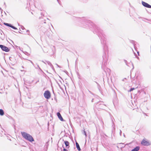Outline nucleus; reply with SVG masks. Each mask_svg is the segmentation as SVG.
I'll return each instance as SVG.
<instances>
[{
	"instance_id": "obj_1",
	"label": "nucleus",
	"mask_w": 151,
	"mask_h": 151,
	"mask_svg": "<svg viewBox=\"0 0 151 151\" xmlns=\"http://www.w3.org/2000/svg\"><path fill=\"white\" fill-rule=\"evenodd\" d=\"M82 22L84 24V27L86 28L89 27L91 28H93L94 29V32L97 34L98 35L101 40V44L103 45L104 50H106L107 48V46L106 45V41L105 37V35L103 33V31L100 28L93 23L90 20L85 19L83 18L81 19Z\"/></svg>"
},
{
	"instance_id": "obj_2",
	"label": "nucleus",
	"mask_w": 151,
	"mask_h": 151,
	"mask_svg": "<svg viewBox=\"0 0 151 151\" xmlns=\"http://www.w3.org/2000/svg\"><path fill=\"white\" fill-rule=\"evenodd\" d=\"M21 133L22 136L26 140L31 142L34 141L33 138L30 134L24 132H21Z\"/></svg>"
},
{
	"instance_id": "obj_3",
	"label": "nucleus",
	"mask_w": 151,
	"mask_h": 151,
	"mask_svg": "<svg viewBox=\"0 0 151 151\" xmlns=\"http://www.w3.org/2000/svg\"><path fill=\"white\" fill-rule=\"evenodd\" d=\"M95 106L98 109H103L105 108L106 106L103 104V102L100 101L95 104Z\"/></svg>"
},
{
	"instance_id": "obj_4",
	"label": "nucleus",
	"mask_w": 151,
	"mask_h": 151,
	"mask_svg": "<svg viewBox=\"0 0 151 151\" xmlns=\"http://www.w3.org/2000/svg\"><path fill=\"white\" fill-rule=\"evenodd\" d=\"M141 144L145 146H148L150 145L151 142L149 140L144 139L141 141Z\"/></svg>"
},
{
	"instance_id": "obj_5",
	"label": "nucleus",
	"mask_w": 151,
	"mask_h": 151,
	"mask_svg": "<svg viewBox=\"0 0 151 151\" xmlns=\"http://www.w3.org/2000/svg\"><path fill=\"white\" fill-rule=\"evenodd\" d=\"M44 96L47 99H49L51 97V93L50 91L48 90L45 91L44 93Z\"/></svg>"
},
{
	"instance_id": "obj_6",
	"label": "nucleus",
	"mask_w": 151,
	"mask_h": 151,
	"mask_svg": "<svg viewBox=\"0 0 151 151\" xmlns=\"http://www.w3.org/2000/svg\"><path fill=\"white\" fill-rule=\"evenodd\" d=\"M40 30H41L43 32L47 35H48V32L50 31V29H47V28H45L44 27L42 26L40 28Z\"/></svg>"
},
{
	"instance_id": "obj_7",
	"label": "nucleus",
	"mask_w": 151,
	"mask_h": 151,
	"mask_svg": "<svg viewBox=\"0 0 151 151\" xmlns=\"http://www.w3.org/2000/svg\"><path fill=\"white\" fill-rule=\"evenodd\" d=\"M0 47L3 51L6 52H9L10 51L9 48L4 45H0Z\"/></svg>"
},
{
	"instance_id": "obj_8",
	"label": "nucleus",
	"mask_w": 151,
	"mask_h": 151,
	"mask_svg": "<svg viewBox=\"0 0 151 151\" xmlns=\"http://www.w3.org/2000/svg\"><path fill=\"white\" fill-rule=\"evenodd\" d=\"M37 109L36 112L43 113L44 112V109L43 106H40L37 107Z\"/></svg>"
},
{
	"instance_id": "obj_9",
	"label": "nucleus",
	"mask_w": 151,
	"mask_h": 151,
	"mask_svg": "<svg viewBox=\"0 0 151 151\" xmlns=\"http://www.w3.org/2000/svg\"><path fill=\"white\" fill-rule=\"evenodd\" d=\"M142 5L144 6L147 8H151V5H150L148 3L143 1H142Z\"/></svg>"
},
{
	"instance_id": "obj_10",
	"label": "nucleus",
	"mask_w": 151,
	"mask_h": 151,
	"mask_svg": "<svg viewBox=\"0 0 151 151\" xmlns=\"http://www.w3.org/2000/svg\"><path fill=\"white\" fill-rule=\"evenodd\" d=\"M57 116L58 117V119L61 121L62 122H65V120H64L63 118L62 117L61 115L58 112H57Z\"/></svg>"
},
{
	"instance_id": "obj_11",
	"label": "nucleus",
	"mask_w": 151,
	"mask_h": 151,
	"mask_svg": "<svg viewBox=\"0 0 151 151\" xmlns=\"http://www.w3.org/2000/svg\"><path fill=\"white\" fill-rule=\"evenodd\" d=\"M64 143L65 145V146L67 148H68L69 147V142L67 141H65Z\"/></svg>"
},
{
	"instance_id": "obj_12",
	"label": "nucleus",
	"mask_w": 151,
	"mask_h": 151,
	"mask_svg": "<svg viewBox=\"0 0 151 151\" xmlns=\"http://www.w3.org/2000/svg\"><path fill=\"white\" fill-rule=\"evenodd\" d=\"M46 64L47 63L48 65H49L51 68H52L53 70L54 69V68L53 67V65H52L51 64V63L49 61L45 60Z\"/></svg>"
},
{
	"instance_id": "obj_13",
	"label": "nucleus",
	"mask_w": 151,
	"mask_h": 151,
	"mask_svg": "<svg viewBox=\"0 0 151 151\" xmlns=\"http://www.w3.org/2000/svg\"><path fill=\"white\" fill-rule=\"evenodd\" d=\"M76 147L77 149V150L79 151H81V150L80 147V146H79V145L78 143L76 141Z\"/></svg>"
},
{
	"instance_id": "obj_14",
	"label": "nucleus",
	"mask_w": 151,
	"mask_h": 151,
	"mask_svg": "<svg viewBox=\"0 0 151 151\" xmlns=\"http://www.w3.org/2000/svg\"><path fill=\"white\" fill-rule=\"evenodd\" d=\"M140 149V147L137 146H136L135 148L132 149L131 151H138Z\"/></svg>"
},
{
	"instance_id": "obj_15",
	"label": "nucleus",
	"mask_w": 151,
	"mask_h": 151,
	"mask_svg": "<svg viewBox=\"0 0 151 151\" xmlns=\"http://www.w3.org/2000/svg\"><path fill=\"white\" fill-rule=\"evenodd\" d=\"M4 112L3 110L2 109H0V115L1 116H3L4 114Z\"/></svg>"
},
{
	"instance_id": "obj_16",
	"label": "nucleus",
	"mask_w": 151,
	"mask_h": 151,
	"mask_svg": "<svg viewBox=\"0 0 151 151\" xmlns=\"http://www.w3.org/2000/svg\"><path fill=\"white\" fill-rule=\"evenodd\" d=\"M4 25H5L6 26L8 27H10L11 25V24H9V23H5V22L4 23Z\"/></svg>"
},
{
	"instance_id": "obj_17",
	"label": "nucleus",
	"mask_w": 151,
	"mask_h": 151,
	"mask_svg": "<svg viewBox=\"0 0 151 151\" xmlns=\"http://www.w3.org/2000/svg\"><path fill=\"white\" fill-rule=\"evenodd\" d=\"M83 134L85 135L86 137H87V135L86 134V132L85 131V129L84 130L83 132Z\"/></svg>"
},
{
	"instance_id": "obj_18",
	"label": "nucleus",
	"mask_w": 151,
	"mask_h": 151,
	"mask_svg": "<svg viewBox=\"0 0 151 151\" xmlns=\"http://www.w3.org/2000/svg\"><path fill=\"white\" fill-rule=\"evenodd\" d=\"M10 27H11V28H13V29H17V28L14 26H13L12 25V24L11 25V26H10Z\"/></svg>"
},
{
	"instance_id": "obj_19",
	"label": "nucleus",
	"mask_w": 151,
	"mask_h": 151,
	"mask_svg": "<svg viewBox=\"0 0 151 151\" xmlns=\"http://www.w3.org/2000/svg\"><path fill=\"white\" fill-rule=\"evenodd\" d=\"M48 142H47L45 145V147L47 149V147H48Z\"/></svg>"
},
{
	"instance_id": "obj_20",
	"label": "nucleus",
	"mask_w": 151,
	"mask_h": 151,
	"mask_svg": "<svg viewBox=\"0 0 151 151\" xmlns=\"http://www.w3.org/2000/svg\"><path fill=\"white\" fill-rule=\"evenodd\" d=\"M134 89H135V88H131L130 89V90L129 91L131 92Z\"/></svg>"
},
{
	"instance_id": "obj_21",
	"label": "nucleus",
	"mask_w": 151,
	"mask_h": 151,
	"mask_svg": "<svg viewBox=\"0 0 151 151\" xmlns=\"http://www.w3.org/2000/svg\"><path fill=\"white\" fill-rule=\"evenodd\" d=\"M21 29H22V30H23L24 29H25V28L23 26H22V25H21Z\"/></svg>"
},
{
	"instance_id": "obj_22",
	"label": "nucleus",
	"mask_w": 151,
	"mask_h": 151,
	"mask_svg": "<svg viewBox=\"0 0 151 151\" xmlns=\"http://www.w3.org/2000/svg\"><path fill=\"white\" fill-rule=\"evenodd\" d=\"M124 62L125 63L126 65H128L127 64V61L126 60H124Z\"/></svg>"
},
{
	"instance_id": "obj_23",
	"label": "nucleus",
	"mask_w": 151,
	"mask_h": 151,
	"mask_svg": "<svg viewBox=\"0 0 151 151\" xmlns=\"http://www.w3.org/2000/svg\"><path fill=\"white\" fill-rule=\"evenodd\" d=\"M68 150L65 148H63V151H68Z\"/></svg>"
},
{
	"instance_id": "obj_24",
	"label": "nucleus",
	"mask_w": 151,
	"mask_h": 151,
	"mask_svg": "<svg viewBox=\"0 0 151 151\" xmlns=\"http://www.w3.org/2000/svg\"><path fill=\"white\" fill-rule=\"evenodd\" d=\"M29 60V61H30V62H31V63L33 65H34V64L32 62L31 60Z\"/></svg>"
},
{
	"instance_id": "obj_25",
	"label": "nucleus",
	"mask_w": 151,
	"mask_h": 151,
	"mask_svg": "<svg viewBox=\"0 0 151 151\" xmlns=\"http://www.w3.org/2000/svg\"><path fill=\"white\" fill-rule=\"evenodd\" d=\"M77 59L76 61V62H75V64H76H76H77Z\"/></svg>"
},
{
	"instance_id": "obj_26",
	"label": "nucleus",
	"mask_w": 151,
	"mask_h": 151,
	"mask_svg": "<svg viewBox=\"0 0 151 151\" xmlns=\"http://www.w3.org/2000/svg\"><path fill=\"white\" fill-rule=\"evenodd\" d=\"M122 133V132L121 130H120V134L121 135Z\"/></svg>"
},
{
	"instance_id": "obj_27",
	"label": "nucleus",
	"mask_w": 151,
	"mask_h": 151,
	"mask_svg": "<svg viewBox=\"0 0 151 151\" xmlns=\"http://www.w3.org/2000/svg\"><path fill=\"white\" fill-rule=\"evenodd\" d=\"M42 62H43V63H45V64H46V62L45 61H42Z\"/></svg>"
},
{
	"instance_id": "obj_28",
	"label": "nucleus",
	"mask_w": 151,
	"mask_h": 151,
	"mask_svg": "<svg viewBox=\"0 0 151 151\" xmlns=\"http://www.w3.org/2000/svg\"><path fill=\"white\" fill-rule=\"evenodd\" d=\"M132 66H133V68H132V69L133 70L134 69V67L133 64L132 63Z\"/></svg>"
},
{
	"instance_id": "obj_29",
	"label": "nucleus",
	"mask_w": 151,
	"mask_h": 151,
	"mask_svg": "<svg viewBox=\"0 0 151 151\" xmlns=\"http://www.w3.org/2000/svg\"><path fill=\"white\" fill-rule=\"evenodd\" d=\"M137 53L138 55H139V51H137Z\"/></svg>"
},
{
	"instance_id": "obj_30",
	"label": "nucleus",
	"mask_w": 151,
	"mask_h": 151,
	"mask_svg": "<svg viewBox=\"0 0 151 151\" xmlns=\"http://www.w3.org/2000/svg\"><path fill=\"white\" fill-rule=\"evenodd\" d=\"M57 2H58V3L60 4V2H59V1H58V0H57Z\"/></svg>"
},
{
	"instance_id": "obj_31",
	"label": "nucleus",
	"mask_w": 151,
	"mask_h": 151,
	"mask_svg": "<svg viewBox=\"0 0 151 151\" xmlns=\"http://www.w3.org/2000/svg\"><path fill=\"white\" fill-rule=\"evenodd\" d=\"M27 32H29V30H27L26 31Z\"/></svg>"
},
{
	"instance_id": "obj_32",
	"label": "nucleus",
	"mask_w": 151,
	"mask_h": 151,
	"mask_svg": "<svg viewBox=\"0 0 151 151\" xmlns=\"http://www.w3.org/2000/svg\"><path fill=\"white\" fill-rule=\"evenodd\" d=\"M37 67L40 69V68L38 65H37Z\"/></svg>"
},
{
	"instance_id": "obj_33",
	"label": "nucleus",
	"mask_w": 151,
	"mask_h": 151,
	"mask_svg": "<svg viewBox=\"0 0 151 151\" xmlns=\"http://www.w3.org/2000/svg\"><path fill=\"white\" fill-rule=\"evenodd\" d=\"M55 100L56 101H57V99H56V98L55 97Z\"/></svg>"
},
{
	"instance_id": "obj_34",
	"label": "nucleus",
	"mask_w": 151,
	"mask_h": 151,
	"mask_svg": "<svg viewBox=\"0 0 151 151\" xmlns=\"http://www.w3.org/2000/svg\"><path fill=\"white\" fill-rule=\"evenodd\" d=\"M112 123H113V124H114V123L113 121V120H112Z\"/></svg>"
},
{
	"instance_id": "obj_35",
	"label": "nucleus",
	"mask_w": 151,
	"mask_h": 151,
	"mask_svg": "<svg viewBox=\"0 0 151 151\" xmlns=\"http://www.w3.org/2000/svg\"><path fill=\"white\" fill-rule=\"evenodd\" d=\"M124 147V146H123V145H122V148Z\"/></svg>"
},
{
	"instance_id": "obj_36",
	"label": "nucleus",
	"mask_w": 151,
	"mask_h": 151,
	"mask_svg": "<svg viewBox=\"0 0 151 151\" xmlns=\"http://www.w3.org/2000/svg\"><path fill=\"white\" fill-rule=\"evenodd\" d=\"M124 147V146H123V145H122V148Z\"/></svg>"
},
{
	"instance_id": "obj_37",
	"label": "nucleus",
	"mask_w": 151,
	"mask_h": 151,
	"mask_svg": "<svg viewBox=\"0 0 151 151\" xmlns=\"http://www.w3.org/2000/svg\"><path fill=\"white\" fill-rule=\"evenodd\" d=\"M93 99H92V102H93Z\"/></svg>"
},
{
	"instance_id": "obj_38",
	"label": "nucleus",
	"mask_w": 151,
	"mask_h": 151,
	"mask_svg": "<svg viewBox=\"0 0 151 151\" xmlns=\"http://www.w3.org/2000/svg\"><path fill=\"white\" fill-rule=\"evenodd\" d=\"M18 24L19 26H20V24L19 23H18Z\"/></svg>"
},
{
	"instance_id": "obj_39",
	"label": "nucleus",
	"mask_w": 151,
	"mask_h": 151,
	"mask_svg": "<svg viewBox=\"0 0 151 151\" xmlns=\"http://www.w3.org/2000/svg\"><path fill=\"white\" fill-rule=\"evenodd\" d=\"M57 66H58V67H59V65H58V64H57Z\"/></svg>"
},
{
	"instance_id": "obj_40",
	"label": "nucleus",
	"mask_w": 151,
	"mask_h": 151,
	"mask_svg": "<svg viewBox=\"0 0 151 151\" xmlns=\"http://www.w3.org/2000/svg\"><path fill=\"white\" fill-rule=\"evenodd\" d=\"M19 33H21L20 32H19Z\"/></svg>"
},
{
	"instance_id": "obj_41",
	"label": "nucleus",
	"mask_w": 151,
	"mask_h": 151,
	"mask_svg": "<svg viewBox=\"0 0 151 151\" xmlns=\"http://www.w3.org/2000/svg\"><path fill=\"white\" fill-rule=\"evenodd\" d=\"M22 68H24V67L23 66H22Z\"/></svg>"
},
{
	"instance_id": "obj_42",
	"label": "nucleus",
	"mask_w": 151,
	"mask_h": 151,
	"mask_svg": "<svg viewBox=\"0 0 151 151\" xmlns=\"http://www.w3.org/2000/svg\"><path fill=\"white\" fill-rule=\"evenodd\" d=\"M4 4L5 5H6V4H5V3H4Z\"/></svg>"
},
{
	"instance_id": "obj_43",
	"label": "nucleus",
	"mask_w": 151,
	"mask_h": 151,
	"mask_svg": "<svg viewBox=\"0 0 151 151\" xmlns=\"http://www.w3.org/2000/svg\"><path fill=\"white\" fill-rule=\"evenodd\" d=\"M0 10H2L1 9V8H0Z\"/></svg>"
},
{
	"instance_id": "obj_44",
	"label": "nucleus",
	"mask_w": 151,
	"mask_h": 151,
	"mask_svg": "<svg viewBox=\"0 0 151 151\" xmlns=\"http://www.w3.org/2000/svg\"><path fill=\"white\" fill-rule=\"evenodd\" d=\"M120 144H122V145H123V143H120Z\"/></svg>"
},
{
	"instance_id": "obj_45",
	"label": "nucleus",
	"mask_w": 151,
	"mask_h": 151,
	"mask_svg": "<svg viewBox=\"0 0 151 151\" xmlns=\"http://www.w3.org/2000/svg\"><path fill=\"white\" fill-rule=\"evenodd\" d=\"M134 47L135 49L136 50V48H135V46H134Z\"/></svg>"
},
{
	"instance_id": "obj_46",
	"label": "nucleus",
	"mask_w": 151,
	"mask_h": 151,
	"mask_svg": "<svg viewBox=\"0 0 151 151\" xmlns=\"http://www.w3.org/2000/svg\"><path fill=\"white\" fill-rule=\"evenodd\" d=\"M57 83V84H58V85L59 86V84L58 83V82Z\"/></svg>"
},
{
	"instance_id": "obj_47",
	"label": "nucleus",
	"mask_w": 151,
	"mask_h": 151,
	"mask_svg": "<svg viewBox=\"0 0 151 151\" xmlns=\"http://www.w3.org/2000/svg\"><path fill=\"white\" fill-rule=\"evenodd\" d=\"M5 14L6 15V13H5Z\"/></svg>"
},
{
	"instance_id": "obj_48",
	"label": "nucleus",
	"mask_w": 151,
	"mask_h": 151,
	"mask_svg": "<svg viewBox=\"0 0 151 151\" xmlns=\"http://www.w3.org/2000/svg\"><path fill=\"white\" fill-rule=\"evenodd\" d=\"M53 93L54 94V93L53 91Z\"/></svg>"
}]
</instances>
